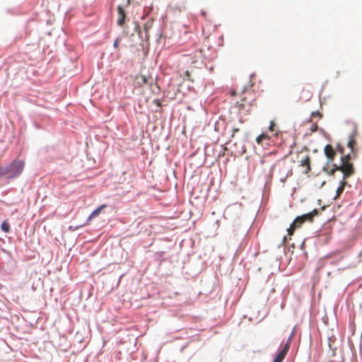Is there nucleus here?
Masks as SVG:
<instances>
[{"label": "nucleus", "mask_w": 362, "mask_h": 362, "mask_svg": "<svg viewBox=\"0 0 362 362\" xmlns=\"http://www.w3.org/2000/svg\"><path fill=\"white\" fill-rule=\"evenodd\" d=\"M324 153L327 158L326 165L323 168V170L329 175H334L337 170L344 174V177L348 178L354 173V167L350 162V155L347 154L341 157V163L339 165L333 164L332 162L336 156V150L332 145L327 144L324 148Z\"/></svg>", "instance_id": "f257e3e1"}, {"label": "nucleus", "mask_w": 362, "mask_h": 362, "mask_svg": "<svg viewBox=\"0 0 362 362\" xmlns=\"http://www.w3.org/2000/svg\"><path fill=\"white\" fill-rule=\"evenodd\" d=\"M25 163L22 160H14L6 168H0V175L8 178L18 176L23 172Z\"/></svg>", "instance_id": "f03ea898"}, {"label": "nucleus", "mask_w": 362, "mask_h": 362, "mask_svg": "<svg viewBox=\"0 0 362 362\" xmlns=\"http://www.w3.org/2000/svg\"><path fill=\"white\" fill-rule=\"evenodd\" d=\"M254 100V95L251 91H247L244 89L243 91V96L240 100L237 102V106L240 111L246 110L248 111L250 106L252 105V101Z\"/></svg>", "instance_id": "7ed1b4c3"}, {"label": "nucleus", "mask_w": 362, "mask_h": 362, "mask_svg": "<svg viewBox=\"0 0 362 362\" xmlns=\"http://www.w3.org/2000/svg\"><path fill=\"white\" fill-rule=\"evenodd\" d=\"M304 220L301 217V216H298L295 218L293 222L291 224L290 227L287 229L288 234L289 235H292L295 231V230L298 228H300V226L304 223Z\"/></svg>", "instance_id": "20e7f679"}, {"label": "nucleus", "mask_w": 362, "mask_h": 362, "mask_svg": "<svg viewBox=\"0 0 362 362\" xmlns=\"http://www.w3.org/2000/svg\"><path fill=\"white\" fill-rule=\"evenodd\" d=\"M150 79H151L150 76L139 74L135 77L134 85L137 87H142L148 83Z\"/></svg>", "instance_id": "39448f33"}, {"label": "nucleus", "mask_w": 362, "mask_h": 362, "mask_svg": "<svg viewBox=\"0 0 362 362\" xmlns=\"http://www.w3.org/2000/svg\"><path fill=\"white\" fill-rule=\"evenodd\" d=\"M117 12H118L117 24L119 26L122 27L125 22L126 13L124 12V10L123 9L122 6H117Z\"/></svg>", "instance_id": "423d86ee"}, {"label": "nucleus", "mask_w": 362, "mask_h": 362, "mask_svg": "<svg viewBox=\"0 0 362 362\" xmlns=\"http://www.w3.org/2000/svg\"><path fill=\"white\" fill-rule=\"evenodd\" d=\"M288 351L289 350L288 349V345L284 346L283 349L275 357L273 362H282L284 361V359L285 358Z\"/></svg>", "instance_id": "0eeeda50"}, {"label": "nucleus", "mask_w": 362, "mask_h": 362, "mask_svg": "<svg viewBox=\"0 0 362 362\" xmlns=\"http://www.w3.org/2000/svg\"><path fill=\"white\" fill-rule=\"evenodd\" d=\"M321 116L322 115L319 112H313L311 114V118H313L314 117H321ZM308 122L311 123L310 128V132L313 133V132H316L317 129V122H312V119H309L308 121Z\"/></svg>", "instance_id": "6e6552de"}, {"label": "nucleus", "mask_w": 362, "mask_h": 362, "mask_svg": "<svg viewBox=\"0 0 362 362\" xmlns=\"http://www.w3.org/2000/svg\"><path fill=\"white\" fill-rule=\"evenodd\" d=\"M310 158L308 155L302 158L300 161V166L305 167V173H308L310 170Z\"/></svg>", "instance_id": "1a4fd4ad"}, {"label": "nucleus", "mask_w": 362, "mask_h": 362, "mask_svg": "<svg viewBox=\"0 0 362 362\" xmlns=\"http://www.w3.org/2000/svg\"><path fill=\"white\" fill-rule=\"evenodd\" d=\"M318 214V210L314 209L312 212L301 216L304 221L312 222L315 216Z\"/></svg>", "instance_id": "9d476101"}, {"label": "nucleus", "mask_w": 362, "mask_h": 362, "mask_svg": "<svg viewBox=\"0 0 362 362\" xmlns=\"http://www.w3.org/2000/svg\"><path fill=\"white\" fill-rule=\"evenodd\" d=\"M346 179L347 178L344 177V174L343 173V179L340 182V185L337 189V197H339L341 195V194L343 192V191L344 190V187L347 185V182L346 180Z\"/></svg>", "instance_id": "9b49d317"}, {"label": "nucleus", "mask_w": 362, "mask_h": 362, "mask_svg": "<svg viewBox=\"0 0 362 362\" xmlns=\"http://www.w3.org/2000/svg\"><path fill=\"white\" fill-rule=\"evenodd\" d=\"M106 207L105 204L100 205L99 207H98L96 209H95L90 215L88 218V221H90L92 218L98 216L101 211Z\"/></svg>", "instance_id": "f8f14e48"}, {"label": "nucleus", "mask_w": 362, "mask_h": 362, "mask_svg": "<svg viewBox=\"0 0 362 362\" xmlns=\"http://www.w3.org/2000/svg\"><path fill=\"white\" fill-rule=\"evenodd\" d=\"M269 139V136L263 133L257 137L256 141L258 144H262L264 140H268Z\"/></svg>", "instance_id": "ddd939ff"}, {"label": "nucleus", "mask_w": 362, "mask_h": 362, "mask_svg": "<svg viewBox=\"0 0 362 362\" xmlns=\"http://www.w3.org/2000/svg\"><path fill=\"white\" fill-rule=\"evenodd\" d=\"M355 144H356V141L354 139V137L353 136H350L349 138L347 146L351 149V151H354Z\"/></svg>", "instance_id": "4468645a"}, {"label": "nucleus", "mask_w": 362, "mask_h": 362, "mask_svg": "<svg viewBox=\"0 0 362 362\" xmlns=\"http://www.w3.org/2000/svg\"><path fill=\"white\" fill-rule=\"evenodd\" d=\"M1 228L6 233H8L10 230V226L6 221L2 223Z\"/></svg>", "instance_id": "2eb2a0df"}, {"label": "nucleus", "mask_w": 362, "mask_h": 362, "mask_svg": "<svg viewBox=\"0 0 362 362\" xmlns=\"http://www.w3.org/2000/svg\"><path fill=\"white\" fill-rule=\"evenodd\" d=\"M335 150H336V152H337V151H338V152H339L341 154H342L343 156H344V146H343L342 145H341V144H338L337 145V147H336V149H335Z\"/></svg>", "instance_id": "dca6fc26"}, {"label": "nucleus", "mask_w": 362, "mask_h": 362, "mask_svg": "<svg viewBox=\"0 0 362 362\" xmlns=\"http://www.w3.org/2000/svg\"><path fill=\"white\" fill-rule=\"evenodd\" d=\"M293 334L292 333L290 337H288L286 343L285 344L284 346H287L288 345V349L289 350L290 349V346H291V341L293 339Z\"/></svg>", "instance_id": "f3484780"}, {"label": "nucleus", "mask_w": 362, "mask_h": 362, "mask_svg": "<svg viewBox=\"0 0 362 362\" xmlns=\"http://www.w3.org/2000/svg\"><path fill=\"white\" fill-rule=\"evenodd\" d=\"M275 126H276L275 122L274 121H271L270 125L269 127V130L270 132H274L275 130Z\"/></svg>", "instance_id": "a211bd4d"}, {"label": "nucleus", "mask_w": 362, "mask_h": 362, "mask_svg": "<svg viewBox=\"0 0 362 362\" xmlns=\"http://www.w3.org/2000/svg\"><path fill=\"white\" fill-rule=\"evenodd\" d=\"M311 97H312L311 93L309 90H307L306 93H305V95L304 97V99L306 100H308L310 99Z\"/></svg>", "instance_id": "6ab92c4d"}, {"label": "nucleus", "mask_w": 362, "mask_h": 362, "mask_svg": "<svg viewBox=\"0 0 362 362\" xmlns=\"http://www.w3.org/2000/svg\"><path fill=\"white\" fill-rule=\"evenodd\" d=\"M185 74L187 80L193 81V80L191 78L190 73L189 71H186Z\"/></svg>", "instance_id": "aec40b11"}, {"label": "nucleus", "mask_w": 362, "mask_h": 362, "mask_svg": "<svg viewBox=\"0 0 362 362\" xmlns=\"http://www.w3.org/2000/svg\"><path fill=\"white\" fill-rule=\"evenodd\" d=\"M119 46V40L117 39L114 42V47L117 48Z\"/></svg>", "instance_id": "412c9836"}, {"label": "nucleus", "mask_w": 362, "mask_h": 362, "mask_svg": "<svg viewBox=\"0 0 362 362\" xmlns=\"http://www.w3.org/2000/svg\"><path fill=\"white\" fill-rule=\"evenodd\" d=\"M239 131V129L238 128H235L233 129V134H232V136L233 137L234 135H235V133L238 132Z\"/></svg>", "instance_id": "4be33fe9"}, {"label": "nucleus", "mask_w": 362, "mask_h": 362, "mask_svg": "<svg viewBox=\"0 0 362 362\" xmlns=\"http://www.w3.org/2000/svg\"><path fill=\"white\" fill-rule=\"evenodd\" d=\"M148 28H149V25H148V23H145L144 24V30H145V31L147 32Z\"/></svg>", "instance_id": "5701e85b"}, {"label": "nucleus", "mask_w": 362, "mask_h": 362, "mask_svg": "<svg viewBox=\"0 0 362 362\" xmlns=\"http://www.w3.org/2000/svg\"><path fill=\"white\" fill-rule=\"evenodd\" d=\"M231 95H236V90H233L231 92Z\"/></svg>", "instance_id": "b1692460"}]
</instances>
